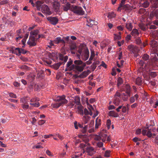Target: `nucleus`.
I'll return each instance as SVG.
<instances>
[{"mask_svg": "<svg viewBox=\"0 0 158 158\" xmlns=\"http://www.w3.org/2000/svg\"><path fill=\"white\" fill-rule=\"evenodd\" d=\"M142 58L145 61H146L149 59V56L147 54H144L143 55Z\"/></svg>", "mask_w": 158, "mask_h": 158, "instance_id": "38", "label": "nucleus"}, {"mask_svg": "<svg viewBox=\"0 0 158 158\" xmlns=\"http://www.w3.org/2000/svg\"><path fill=\"white\" fill-rule=\"evenodd\" d=\"M136 83L137 85H140L142 84V79L139 77H137L136 80Z\"/></svg>", "mask_w": 158, "mask_h": 158, "instance_id": "34", "label": "nucleus"}, {"mask_svg": "<svg viewBox=\"0 0 158 158\" xmlns=\"http://www.w3.org/2000/svg\"><path fill=\"white\" fill-rule=\"evenodd\" d=\"M74 63L75 64H73V61L71 59H69L66 64L65 71L75 69L77 71L81 72L83 70L86 66V64L83 63L80 60H75Z\"/></svg>", "mask_w": 158, "mask_h": 158, "instance_id": "1", "label": "nucleus"}, {"mask_svg": "<svg viewBox=\"0 0 158 158\" xmlns=\"http://www.w3.org/2000/svg\"><path fill=\"white\" fill-rule=\"evenodd\" d=\"M123 80L122 78L119 77L118 80L117 85L119 86L123 83Z\"/></svg>", "mask_w": 158, "mask_h": 158, "instance_id": "45", "label": "nucleus"}, {"mask_svg": "<svg viewBox=\"0 0 158 158\" xmlns=\"http://www.w3.org/2000/svg\"><path fill=\"white\" fill-rule=\"evenodd\" d=\"M41 10L43 13L48 15H50L52 14L48 6L46 5H44L42 6Z\"/></svg>", "mask_w": 158, "mask_h": 158, "instance_id": "8", "label": "nucleus"}, {"mask_svg": "<svg viewBox=\"0 0 158 158\" xmlns=\"http://www.w3.org/2000/svg\"><path fill=\"white\" fill-rule=\"evenodd\" d=\"M119 35L116 34H114V40H119L121 39V34L120 32H119Z\"/></svg>", "mask_w": 158, "mask_h": 158, "instance_id": "39", "label": "nucleus"}, {"mask_svg": "<svg viewBox=\"0 0 158 158\" xmlns=\"http://www.w3.org/2000/svg\"><path fill=\"white\" fill-rule=\"evenodd\" d=\"M20 68L23 69L28 70L29 69V67L26 65H23L20 67Z\"/></svg>", "mask_w": 158, "mask_h": 158, "instance_id": "55", "label": "nucleus"}, {"mask_svg": "<svg viewBox=\"0 0 158 158\" xmlns=\"http://www.w3.org/2000/svg\"><path fill=\"white\" fill-rule=\"evenodd\" d=\"M150 75L152 77H155L157 76L156 73L155 72H150Z\"/></svg>", "mask_w": 158, "mask_h": 158, "instance_id": "61", "label": "nucleus"}, {"mask_svg": "<svg viewBox=\"0 0 158 158\" xmlns=\"http://www.w3.org/2000/svg\"><path fill=\"white\" fill-rule=\"evenodd\" d=\"M103 143L101 142H98L97 143V146L99 148H101L103 147Z\"/></svg>", "mask_w": 158, "mask_h": 158, "instance_id": "57", "label": "nucleus"}, {"mask_svg": "<svg viewBox=\"0 0 158 158\" xmlns=\"http://www.w3.org/2000/svg\"><path fill=\"white\" fill-rule=\"evenodd\" d=\"M9 96L10 97L14 98H17V96L15 94L13 93H10L9 94Z\"/></svg>", "mask_w": 158, "mask_h": 158, "instance_id": "58", "label": "nucleus"}, {"mask_svg": "<svg viewBox=\"0 0 158 158\" xmlns=\"http://www.w3.org/2000/svg\"><path fill=\"white\" fill-rule=\"evenodd\" d=\"M63 64V62H60L56 64L55 66V68L56 69H58L60 66Z\"/></svg>", "mask_w": 158, "mask_h": 158, "instance_id": "50", "label": "nucleus"}, {"mask_svg": "<svg viewBox=\"0 0 158 158\" xmlns=\"http://www.w3.org/2000/svg\"><path fill=\"white\" fill-rule=\"evenodd\" d=\"M111 123V121L110 119H108L107 121L106 125L108 127V129H109L110 127V125Z\"/></svg>", "mask_w": 158, "mask_h": 158, "instance_id": "53", "label": "nucleus"}, {"mask_svg": "<svg viewBox=\"0 0 158 158\" xmlns=\"http://www.w3.org/2000/svg\"><path fill=\"white\" fill-rule=\"evenodd\" d=\"M39 31L38 29L34 30L31 31L30 32V36H34V37H38Z\"/></svg>", "mask_w": 158, "mask_h": 158, "instance_id": "18", "label": "nucleus"}, {"mask_svg": "<svg viewBox=\"0 0 158 158\" xmlns=\"http://www.w3.org/2000/svg\"><path fill=\"white\" fill-rule=\"evenodd\" d=\"M120 102V100L118 97H116L115 98H114L113 103L115 106H118Z\"/></svg>", "mask_w": 158, "mask_h": 158, "instance_id": "26", "label": "nucleus"}, {"mask_svg": "<svg viewBox=\"0 0 158 158\" xmlns=\"http://www.w3.org/2000/svg\"><path fill=\"white\" fill-rule=\"evenodd\" d=\"M74 124L75 128L76 129H78V127L80 128H83V124H80L79 123H78L77 121H75L74 122Z\"/></svg>", "mask_w": 158, "mask_h": 158, "instance_id": "29", "label": "nucleus"}, {"mask_svg": "<svg viewBox=\"0 0 158 158\" xmlns=\"http://www.w3.org/2000/svg\"><path fill=\"white\" fill-rule=\"evenodd\" d=\"M79 113L81 115H83L84 114V111L83 109V107L81 105L78 106Z\"/></svg>", "mask_w": 158, "mask_h": 158, "instance_id": "33", "label": "nucleus"}, {"mask_svg": "<svg viewBox=\"0 0 158 158\" xmlns=\"http://www.w3.org/2000/svg\"><path fill=\"white\" fill-rule=\"evenodd\" d=\"M152 9L158 8V0H150Z\"/></svg>", "mask_w": 158, "mask_h": 158, "instance_id": "17", "label": "nucleus"}, {"mask_svg": "<svg viewBox=\"0 0 158 158\" xmlns=\"http://www.w3.org/2000/svg\"><path fill=\"white\" fill-rule=\"evenodd\" d=\"M47 19L51 24L54 25H56L59 21L58 19L55 17L49 16Z\"/></svg>", "mask_w": 158, "mask_h": 158, "instance_id": "9", "label": "nucleus"}, {"mask_svg": "<svg viewBox=\"0 0 158 158\" xmlns=\"http://www.w3.org/2000/svg\"><path fill=\"white\" fill-rule=\"evenodd\" d=\"M149 127H148L147 128L148 129V131L147 132V133L146 135L148 136V137L149 138H150L152 137V134L151 133V131L150 130L149 128Z\"/></svg>", "mask_w": 158, "mask_h": 158, "instance_id": "42", "label": "nucleus"}, {"mask_svg": "<svg viewBox=\"0 0 158 158\" xmlns=\"http://www.w3.org/2000/svg\"><path fill=\"white\" fill-rule=\"evenodd\" d=\"M150 59L149 60L148 64H149L150 67H153L154 69H156L158 67V51L156 52H152L151 54Z\"/></svg>", "mask_w": 158, "mask_h": 158, "instance_id": "2", "label": "nucleus"}, {"mask_svg": "<svg viewBox=\"0 0 158 158\" xmlns=\"http://www.w3.org/2000/svg\"><path fill=\"white\" fill-rule=\"evenodd\" d=\"M125 1L126 0H122L121 2V3L119 5V6L118 8V10L121 11V10H122V6L124 5V4L125 3Z\"/></svg>", "mask_w": 158, "mask_h": 158, "instance_id": "36", "label": "nucleus"}, {"mask_svg": "<svg viewBox=\"0 0 158 158\" xmlns=\"http://www.w3.org/2000/svg\"><path fill=\"white\" fill-rule=\"evenodd\" d=\"M122 10H124L127 12H130L131 10V7L129 4H127L123 5L122 7Z\"/></svg>", "mask_w": 158, "mask_h": 158, "instance_id": "20", "label": "nucleus"}, {"mask_svg": "<svg viewBox=\"0 0 158 158\" xmlns=\"http://www.w3.org/2000/svg\"><path fill=\"white\" fill-rule=\"evenodd\" d=\"M53 5V8L55 11L56 12L59 11L60 8V5L58 3L54 4Z\"/></svg>", "mask_w": 158, "mask_h": 158, "instance_id": "30", "label": "nucleus"}, {"mask_svg": "<svg viewBox=\"0 0 158 158\" xmlns=\"http://www.w3.org/2000/svg\"><path fill=\"white\" fill-rule=\"evenodd\" d=\"M66 96L64 95L58 96L55 99V101L59 102L61 106L67 103L68 100L65 98Z\"/></svg>", "mask_w": 158, "mask_h": 158, "instance_id": "4", "label": "nucleus"}, {"mask_svg": "<svg viewBox=\"0 0 158 158\" xmlns=\"http://www.w3.org/2000/svg\"><path fill=\"white\" fill-rule=\"evenodd\" d=\"M125 27L129 31H131L132 30L133 27L131 23L128 22L127 23Z\"/></svg>", "mask_w": 158, "mask_h": 158, "instance_id": "28", "label": "nucleus"}, {"mask_svg": "<svg viewBox=\"0 0 158 158\" xmlns=\"http://www.w3.org/2000/svg\"><path fill=\"white\" fill-rule=\"evenodd\" d=\"M52 107L56 108H59L60 106H61L60 105L59 102L56 103L55 104H52Z\"/></svg>", "mask_w": 158, "mask_h": 158, "instance_id": "48", "label": "nucleus"}, {"mask_svg": "<svg viewBox=\"0 0 158 158\" xmlns=\"http://www.w3.org/2000/svg\"><path fill=\"white\" fill-rule=\"evenodd\" d=\"M154 17L158 19V9H152V11L150 12V19H152Z\"/></svg>", "mask_w": 158, "mask_h": 158, "instance_id": "10", "label": "nucleus"}, {"mask_svg": "<svg viewBox=\"0 0 158 158\" xmlns=\"http://www.w3.org/2000/svg\"><path fill=\"white\" fill-rule=\"evenodd\" d=\"M73 11L74 13L81 15H84L85 13V11L81 7L76 6L74 7Z\"/></svg>", "mask_w": 158, "mask_h": 158, "instance_id": "6", "label": "nucleus"}, {"mask_svg": "<svg viewBox=\"0 0 158 158\" xmlns=\"http://www.w3.org/2000/svg\"><path fill=\"white\" fill-rule=\"evenodd\" d=\"M38 87L39 86L38 85L36 84H33V85H31L29 86V88H30L31 89H32L33 88L34 89L36 90H37L38 89Z\"/></svg>", "mask_w": 158, "mask_h": 158, "instance_id": "41", "label": "nucleus"}, {"mask_svg": "<svg viewBox=\"0 0 158 158\" xmlns=\"http://www.w3.org/2000/svg\"><path fill=\"white\" fill-rule=\"evenodd\" d=\"M141 6L145 8H147L149 5V2L147 1H145L143 2H140V3Z\"/></svg>", "mask_w": 158, "mask_h": 158, "instance_id": "22", "label": "nucleus"}, {"mask_svg": "<svg viewBox=\"0 0 158 158\" xmlns=\"http://www.w3.org/2000/svg\"><path fill=\"white\" fill-rule=\"evenodd\" d=\"M20 51L21 53H22L23 54L26 53L27 52L26 50H25L23 49L22 48H20Z\"/></svg>", "mask_w": 158, "mask_h": 158, "instance_id": "62", "label": "nucleus"}, {"mask_svg": "<svg viewBox=\"0 0 158 158\" xmlns=\"http://www.w3.org/2000/svg\"><path fill=\"white\" fill-rule=\"evenodd\" d=\"M86 152L88 153V154L90 156H92L95 154V152L94 148L92 147H87L86 148Z\"/></svg>", "mask_w": 158, "mask_h": 158, "instance_id": "13", "label": "nucleus"}, {"mask_svg": "<svg viewBox=\"0 0 158 158\" xmlns=\"http://www.w3.org/2000/svg\"><path fill=\"white\" fill-rule=\"evenodd\" d=\"M21 102L24 103V104H27V98L25 97L21 98L20 99Z\"/></svg>", "mask_w": 158, "mask_h": 158, "instance_id": "49", "label": "nucleus"}, {"mask_svg": "<svg viewBox=\"0 0 158 158\" xmlns=\"http://www.w3.org/2000/svg\"><path fill=\"white\" fill-rule=\"evenodd\" d=\"M131 89L130 86L128 85L127 84L124 86L123 91H125L126 93L127 94L129 97H130L131 96Z\"/></svg>", "mask_w": 158, "mask_h": 158, "instance_id": "16", "label": "nucleus"}, {"mask_svg": "<svg viewBox=\"0 0 158 158\" xmlns=\"http://www.w3.org/2000/svg\"><path fill=\"white\" fill-rule=\"evenodd\" d=\"M87 23L86 26L91 27L94 25H96L97 22L95 20H94L91 19H87Z\"/></svg>", "mask_w": 158, "mask_h": 158, "instance_id": "14", "label": "nucleus"}, {"mask_svg": "<svg viewBox=\"0 0 158 158\" xmlns=\"http://www.w3.org/2000/svg\"><path fill=\"white\" fill-rule=\"evenodd\" d=\"M12 53L15 54L17 55H19L21 54L20 48H15V47H12L10 50Z\"/></svg>", "mask_w": 158, "mask_h": 158, "instance_id": "15", "label": "nucleus"}, {"mask_svg": "<svg viewBox=\"0 0 158 158\" xmlns=\"http://www.w3.org/2000/svg\"><path fill=\"white\" fill-rule=\"evenodd\" d=\"M94 139L96 140H100L101 139V136L96 135L95 136Z\"/></svg>", "mask_w": 158, "mask_h": 158, "instance_id": "60", "label": "nucleus"}, {"mask_svg": "<svg viewBox=\"0 0 158 158\" xmlns=\"http://www.w3.org/2000/svg\"><path fill=\"white\" fill-rule=\"evenodd\" d=\"M110 151L108 150H107L106 151L105 154L104 156L106 157H110Z\"/></svg>", "mask_w": 158, "mask_h": 158, "instance_id": "51", "label": "nucleus"}, {"mask_svg": "<svg viewBox=\"0 0 158 158\" xmlns=\"http://www.w3.org/2000/svg\"><path fill=\"white\" fill-rule=\"evenodd\" d=\"M70 4L69 2H67L66 4L62 5L63 10L64 11H67L70 8Z\"/></svg>", "mask_w": 158, "mask_h": 158, "instance_id": "21", "label": "nucleus"}, {"mask_svg": "<svg viewBox=\"0 0 158 158\" xmlns=\"http://www.w3.org/2000/svg\"><path fill=\"white\" fill-rule=\"evenodd\" d=\"M131 34L132 36H135L139 35V33L137 29H134L131 32Z\"/></svg>", "mask_w": 158, "mask_h": 158, "instance_id": "27", "label": "nucleus"}, {"mask_svg": "<svg viewBox=\"0 0 158 158\" xmlns=\"http://www.w3.org/2000/svg\"><path fill=\"white\" fill-rule=\"evenodd\" d=\"M39 100L37 98H32L30 100V101L31 103H34L36 101H38Z\"/></svg>", "mask_w": 158, "mask_h": 158, "instance_id": "56", "label": "nucleus"}, {"mask_svg": "<svg viewBox=\"0 0 158 158\" xmlns=\"http://www.w3.org/2000/svg\"><path fill=\"white\" fill-rule=\"evenodd\" d=\"M83 118L84 122L85 124L87 123L90 118V117L88 116H84Z\"/></svg>", "mask_w": 158, "mask_h": 158, "instance_id": "37", "label": "nucleus"}, {"mask_svg": "<svg viewBox=\"0 0 158 158\" xmlns=\"http://www.w3.org/2000/svg\"><path fill=\"white\" fill-rule=\"evenodd\" d=\"M101 124V120L99 119L98 117H97L95 121V128L96 129H98L99 126H100Z\"/></svg>", "mask_w": 158, "mask_h": 158, "instance_id": "24", "label": "nucleus"}, {"mask_svg": "<svg viewBox=\"0 0 158 158\" xmlns=\"http://www.w3.org/2000/svg\"><path fill=\"white\" fill-rule=\"evenodd\" d=\"M145 12V9L144 8H140L139 11V13L140 14H144Z\"/></svg>", "mask_w": 158, "mask_h": 158, "instance_id": "52", "label": "nucleus"}, {"mask_svg": "<svg viewBox=\"0 0 158 158\" xmlns=\"http://www.w3.org/2000/svg\"><path fill=\"white\" fill-rule=\"evenodd\" d=\"M78 54L77 56L78 58L80 57L81 55L83 56L84 57L83 58V59L85 60H87L89 58V52L87 48H80L78 51Z\"/></svg>", "mask_w": 158, "mask_h": 158, "instance_id": "3", "label": "nucleus"}, {"mask_svg": "<svg viewBox=\"0 0 158 158\" xmlns=\"http://www.w3.org/2000/svg\"><path fill=\"white\" fill-rule=\"evenodd\" d=\"M136 43L138 44H142V42L141 40L139 38H137L135 40Z\"/></svg>", "mask_w": 158, "mask_h": 158, "instance_id": "54", "label": "nucleus"}, {"mask_svg": "<svg viewBox=\"0 0 158 158\" xmlns=\"http://www.w3.org/2000/svg\"><path fill=\"white\" fill-rule=\"evenodd\" d=\"M37 40V39H36V37L29 36V40L27 42V44L30 47L35 46L36 45Z\"/></svg>", "mask_w": 158, "mask_h": 158, "instance_id": "7", "label": "nucleus"}, {"mask_svg": "<svg viewBox=\"0 0 158 158\" xmlns=\"http://www.w3.org/2000/svg\"><path fill=\"white\" fill-rule=\"evenodd\" d=\"M30 104L35 107H38L40 106V103L39 102H36L35 103H30Z\"/></svg>", "mask_w": 158, "mask_h": 158, "instance_id": "47", "label": "nucleus"}, {"mask_svg": "<svg viewBox=\"0 0 158 158\" xmlns=\"http://www.w3.org/2000/svg\"><path fill=\"white\" fill-rule=\"evenodd\" d=\"M45 122V120H41L39 121L38 122V123L39 125H42Z\"/></svg>", "mask_w": 158, "mask_h": 158, "instance_id": "63", "label": "nucleus"}, {"mask_svg": "<svg viewBox=\"0 0 158 158\" xmlns=\"http://www.w3.org/2000/svg\"><path fill=\"white\" fill-rule=\"evenodd\" d=\"M127 47L129 50L131 52V53L135 54V56L136 57L137 56L136 54L138 53L139 51L138 48L132 44L128 45Z\"/></svg>", "mask_w": 158, "mask_h": 158, "instance_id": "5", "label": "nucleus"}, {"mask_svg": "<svg viewBox=\"0 0 158 158\" xmlns=\"http://www.w3.org/2000/svg\"><path fill=\"white\" fill-rule=\"evenodd\" d=\"M94 63H93V64L91 65L90 66L91 69L93 70L94 71L96 69L97 66H96L95 64Z\"/></svg>", "mask_w": 158, "mask_h": 158, "instance_id": "59", "label": "nucleus"}, {"mask_svg": "<svg viewBox=\"0 0 158 158\" xmlns=\"http://www.w3.org/2000/svg\"><path fill=\"white\" fill-rule=\"evenodd\" d=\"M109 114L110 116L113 117L115 118H116L118 116V114L114 110L110 111Z\"/></svg>", "mask_w": 158, "mask_h": 158, "instance_id": "25", "label": "nucleus"}, {"mask_svg": "<svg viewBox=\"0 0 158 158\" xmlns=\"http://www.w3.org/2000/svg\"><path fill=\"white\" fill-rule=\"evenodd\" d=\"M87 146V145L83 143H81L79 145V147L81 148H83Z\"/></svg>", "mask_w": 158, "mask_h": 158, "instance_id": "64", "label": "nucleus"}, {"mask_svg": "<svg viewBox=\"0 0 158 158\" xmlns=\"http://www.w3.org/2000/svg\"><path fill=\"white\" fill-rule=\"evenodd\" d=\"M139 28L143 31H145L146 30L147 26L144 24L140 23L139 25Z\"/></svg>", "mask_w": 158, "mask_h": 158, "instance_id": "32", "label": "nucleus"}, {"mask_svg": "<svg viewBox=\"0 0 158 158\" xmlns=\"http://www.w3.org/2000/svg\"><path fill=\"white\" fill-rule=\"evenodd\" d=\"M88 109L89 110V111H88L86 108L84 109V114L85 115H90L91 116L93 114V112L92 111V110H94V109L92 106L90 105L89 106V107L88 108Z\"/></svg>", "mask_w": 158, "mask_h": 158, "instance_id": "11", "label": "nucleus"}, {"mask_svg": "<svg viewBox=\"0 0 158 158\" xmlns=\"http://www.w3.org/2000/svg\"><path fill=\"white\" fill-rule=\"evenodd\" d=\"M29 36V34L28 33H26L23 39L22 40V41L23 45H24L27 39L28 38Z\"/></svg>", "mask_w": 158, "mask_h": 158, "instance_id": "40", "label": "nucleus"}, {"mask_svg": "<svg viewBox=\"0 0 158 158\" xmlns=\"http://www.w3.org/2000/svg\"><path fill=\"white\" fill-rule=\"evenodd\" d=\"M116 15V14H114L113 12H109L108 13L107 17L109 19H111L114 18Z\"/></svg>", "mask_w": 158, "mask_h": 158, "instance_id": "35", "label": "nucleus"}, {"mask_svg": "<svg viewBox=\"0 0 158 158\" xmlns=\"http://www.w3.org/2000/svg\"><path fill=\"white\" fill-rule=\"evenodd\" d=\"M95 56V53L94 51L93 50H91L90 53V56L89 58V60H92Z\"/></svg>", "mask_w": 158, "mask_h": 158, "instance_id": "44", "label": "nucleus"}, {"mask_svg": "<svg viewBox=\"0 0 158 158\" xmlns=\"http://www.w3.org/2000/svg\"><path fill=\"white\" fill-rule=\"evenodd\" d=\"M74 102L76 105H79V106L81 105L80 103V98L78 97H75L74 98Z\"/></svg>", "mask_w": 158, "mask_h": 158, "instance_id": "31", "label": "nucleus"}, {"mask_svg": "<svg viewBox=\"0 0 158 158\" xmlns=\"http://www.w3.org/2000/svg\"><path fill=\"white\" fill-rule=\"evenodd\" d=\"M89 70L84 71L81 73L78 77L81 78H84L86 77L89 75Z\"/></svg>", "mask_w": 158, "mask_h": 158, "instance_id": "23", "label": "nucleus"}, {"mask_svg": "<svg viewBox=\"0 0 158 158\" xmlns=\"http://www.w3.org/2000/svg\"><path fill=\"white\" fill-rule=\"evenodd\" d=\"M53 42L56 44H58L60 43H61L63 45V46H65V42L64 41L63 39H61L60 37L56 38L54 40Z\"/></svg>", "mask_w": 158, "mask_h": 158, "instance_id": "12", "label": "nucleus"}, {"mask_svg": "<svg viewBox=\"0 0 158 158\" xmlns=\"http://www.w3.org/2000/svg\"><path fill=\"white\" fill-rule=\"evenodd\" d=\"M149 44L150 45L151 47L155 49L157 46V43L156 41L154 40H150Z\"/></svg>", "mask_w": 158, "mask_h": 158, "instance_id": "19", "label": "nucleus"}, {"mask_svg": "<svg viewBox=\"0 0 158 158\" xmlns=\"http://www.w3.org/2000/svg\"><path fill=\"white\" fill-rule=\"evenodd\" d=\"M22 106L23 109L25 110L29 108L30 109H31V107H29V106L28 104H23L22 105Z\"/></svg>", "mask_w": 158, "mask_h": 158, "instance_id": "46", "label": "nucleus"}, {"mask_svg": "<svg viewBox=\"0 0 158 158\" xmlns=\"http://www.w3.org/2000/svg\"><path fill=\"white\" fill-rule=\"evenodd\" d=\"M44 2L42 1H38L36 2V7L37 8L40 7L41 5Z\"/></svg>", "mask_w": 158, "mask_h": 158, "instance_id": "43", "label": "nucleus"}]
</instances>
